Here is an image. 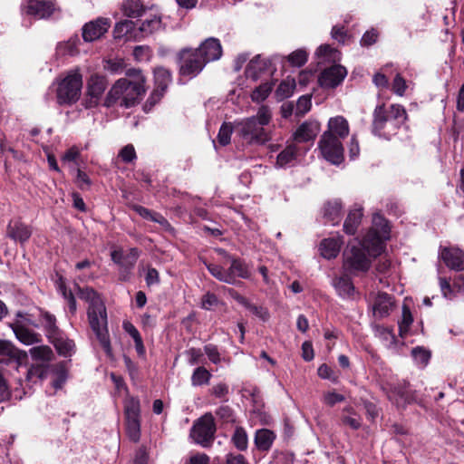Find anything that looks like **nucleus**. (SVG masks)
<instances>
[{
	"mask_svg": "<svg viewBox=\"0 0 464 464\" xmlns=\"http://www.w3.org/2000/svg\"><path fill=\"white\" fill-rule=\"evenodd\" d=\"M232 441L236 448L239 450H245L247 448V435L242 427H237L232 436Z\"/></svg>",
	"mask_w": 464,
	"mask_h": 464,
	"instance_id": "obj_47",
	"label": "nucleus"
},
{
	"mask_svg": "<svg viewBox=\"0 0 464 464\" xmlns=\"http://www.w3.org/2000/svg\"><path fill=\"white\" fill-rule=\"evenodd\" d=\"M185 464H209V457L205 453L191 455Z\"/></svg>",
	"mask_w": 464,
	"mask_h": 464,
	"instance_id": "obj_64",
	"label": "nucleus"
},
{
	"mask_svg": "<svg viewBox=\"0 0 464 464\" xmlns=\"http://www.w3.org/2000/svg\"><path fill=\"white\" fill-rule=\"evenodd\" d=\"M121 10L128 17H140L143 14L146 7L140 0H125L122 3Z\"/></svg>",
	"mask_w": 464,
	"mask_h": 464,
	"instance_id": "obj_31",
	"label": "nucleus"
},
{
	"mask_svg": "<svg viewBox=\"0 0 464 464\" xmlns=\"http://www.w3.org/2000/svg\"><path fill=\"white\" fill-rule=\"evenodd\" d=\"M216 430L214 416L207 412L194 421L189 436L195 443L206 448L212 444Z\"/></svg>",
	"mask_w": 464,
	"mask_h": 464,
	"instance_id": "obj_8",
	"label": "nucleus"
},
{
	"mask_svg": "<svg viewBox=\"0 0 464 464\" xmlns=\"http://www.w3.org/2000/svg\"><path fill=\"white\" fill-rule=\"evenodd\" d=\"M319 149L323 157L334 165H339L343 160V148L341 140L331 132H324L319 141Z\"/></svg>",
	"mask_w": 464,
	"mask_h": 464,
	"instance_id": "obj_11",
	"label": "nucleus"
},
{
	"mask_svg": "<svg viewBox=\"0 0 464 464\" xmlns=\"http://www.w3.org/2000/svg\"><path fill=\"white\" fill-rule=\"evenodd\" d=\"M343 244L342 237L325 238L320 244L321 255L326 259H332L338 256Z\"/></svg>",
	"mask_w": 464,
	"mask_h": 464,
	"instance_id": "obj_24",
	"label": "nucleus"
},
{
	"mask_svg": "<svg viewBox=\"0 0 464 464\" xmlns=\"http://www.w3.org/2000/svg\"><path fill=\"white\" fill-rule=\"evenodd\" d=\"M119 156L125 162L132 161L134 159H136V152L134 147L132 145L125 146L121 150Z\"/></svg>",
	"mask_w": 464,
	"mask_h": 464,
	"instance_id": "obj_62",
	"label": "nucleus"
},
{
	"mask_svg": "<svg viewBox=\"0 0 464 464\" xmlns=\"http://www.w3.org/2000/svg\"><path fill=\"white\" fill-rule=\"evenodd\" d=\"M273 85L270 82H265L256 87L252 94V101L255 102H261L266 100L272 91Z\"/></svg>",
	"mask_w": 464,
	"mask_h": 464,
	"instance_id": "obj_46",
	"label": "nucleus"
},
{
	"mask_svg": "<svg viewBox=\"0 0 464 464\" xmlns=\"http://www.w3.org/2000/svg\"><path fill=\"white\" fill-rule=\"evenodd\" d=\"M79 289V296L81 299L85 300L90 304L89 307H93L97 304L96 303H103L98 294L90 287L85 288H78Z\"/></svg>",
	"mask_w": 464,
	"mask_h": 464,
	"instance_id": "obj_45",
	"label": "nucleus"
},
{
	"mask_svg": "<svg viewBox=\"0 0 464 464\" xmlns=\"http://www.w3.org/2000/svg\"><path fill=\"white\" fill-rule=\"evenodd\" d=\"M389 399L398 407H403L410 400L406 387L394 386L388 393Z\"/></svg>",
	"mask_w": 464,
	"mask_h": 464,
	"instance_id": "obj_33",
	"label": "nucleus"
},
{
	"mask_svg": "<svg viewBox=\"0 0 464 464\" xmlns=\"http://www.w3.org/2000/svg\"><path fill=\"white\" fill-rule=\"evenodd\" d=\"M271 120V110L263 105L256 115L235 121L236 134L247 145H264L271 139L266 128Z\"/></svg>",
	"mask_w": 464,
	"mask_h": 464,
	"instance_id": "obj_1",
	"label": "nucleus"
},
{
	"mask_svg": "<svg viewBox=\"0 0 464 464\" xmlns=\"http://www.w3.org/2000/svg\"><path fill=\"white\" fill-rule=\"evenodd\" d=\"M134 28V23L130 20H123L116 24L113 34L115 38L121 39L126 37L130 39L131 35V31Z\"/></svg>",
	"mask_w": 464,
	"mask_h": 464,
	"instance_id": "obj_40",
	"label": "nucleus"
},
{
	"mask_svg": "<svg viewBox=\"0 0 464 464\" xmlns=\"http://www.w3.org/2000/svg\"><path fill=\"white\" fill-rule=\"evenodd\" d=\"M46 376V368L44 364L32 365L27 371V380L31 381L34 378L42 380Z\"/></svg>",
	"mask_w": 464,
	"mask_h": 464,
	"instance_id": "obj_53",
	"label": "nucleus"
},
{
	"mask_svg": "<svg viewBox=\"0 0 464 464\" xmlns=\"http://www.w3.org/2000/svg\"><path fill=\"white\" fill-rule=\"evenodd\" d=\"M88 309V319L100 344L109 357L112 356L109 333L107 329V313L103 303Z\"/></svg>",
	"mask_w": 464,
	"mask_h": 464,
	"instance_id": "obj_6",
	"label": "nucleus"
},
{
	"mask_svg": "<svg viewBox=\"0 0 464 464\" xmlns=\"http://www.w3.org/2000/svg\"><path fill=\"white\" fill-rule=\"evenodd\" d=\"M343 411L349 412L350 415L343 416V423L349 426L353 430H358L362 426L361 417L358 416L352 408H345Z\"/></svg>",
	"mask_w": 464,
	"mask_h": 464,
	"instance_id": "obj_50",
	"label": "nucleus"
},
{
	"mask_svg": "<svg viewBox=\"0 0 464 464\" xmlns=\"http://www.w3.org/2000/svg\"><path fill=\"white\" fill-rule=\"evenodd\" d=\"M389 238L390 227L388 222L382 216L373 215L372 227L363 238V246L367 248L368 256H379L384 248V242Z\"/></svg>",
	"mask_w": 464,
	"mask_h": 464,
	"instance_id": "obj_5",
	"label": "nucleus"
},
{
	"mask_svg": "<svg viewBox=\"0 0 464 464\" xmlns=\"http://www.w3.org/2000/svg\"><path fill=\"white\" fill-rule=\"evenodd\" d=\"M411 356L418 365L425 367L430 361V353L423 347L417 346L411 350Z\"/></svg>",
	"mask_w": 464,
	"mask_h": 464,
	"instance_id": "obj_43",
	"label": "nucleus"
},
{
	"mask_svg": "<svg viewBox=\"0 0 464 464\" xmlns=\"http://www.w3.org/2000/svg\"><path fill=\"white\" fill-rule=\"evenodd\" d=\"M394 307V301L391 295L386 293H378L372 301L373 316L382 319L390 314Z\"/></svg>",
	"mask_w": 464,
	"mask_h": 464,
	"instance_id": "obj_22",
	"label": "nucleus"
},
{
	"mask_svg": "<svg viewBox=\"0 0 464 464\" xmlns=\"http://www.w3.org/2000/svg\"><path fill=\"white\" fill-rule=\"evenodd\" d=\"M23 9L40 19L48 18L60 10L54 0H24Z\"/></svg>",
	"mask_w": 464,
	"mask_h": 464,
	"instance_id": "obj_13",
	"label": "nucleus"
},
{
	"mask_svg": "<svg viewBox=\"0 0 464 464\" xmlns=\"http://www.w3.org/2000/svg\"><path fill=\"white\" fill-rule=\"evenodd\" d=\"M179 72L190 78L198 75L207 64L198 50L187 48L179 53Z\"/></svg>",
	"mask_w": 464,
	"mask_h": 464,
	"instance_id": "obj_12",
	"label": "nucleus"
},
{
	"mask_svg": "<svg viewBox=\"0 0 464 464\" xmlns=\"http://www.w3.org/2000/svg\"><path fill=\"white\" fill-rule=\"evenodd\" d=\"M80 156V150L77 147L72 146L70 148L62 157V161L63 163H71L74 162L76 163L77 159Z\"/></svg>",
	"mask_w": 464,
	"mask_h": 464,
	"instance_id": "obj_59",
	"label": "nucleus"
},
{
	"mask_svg": "<svg viewBox=\"0 0 464 464\" xmlns=\"http://www.w3.org/2000/svg\"><path fill=\"white\" fill-rule=\"evenodd\" d=\"M344 401V396L335 392H327L324 394L323 401L328 406H334Z\"/></svg>",
	"mask_w": 464,
	"mask_h": 464,
	"instance_id": "obj_56",
	"label": "nucleus"
},
{
	"mask_svg": "<svg viewBox=\"0 0 464 464\" xmlns=\"http://www.w3.org/2000/svg\"><path fill=\"white\" fill-rule=\"evenodd\" d=\"M145 281L148 286L158 285L160 283V275L157 269L149 267L145 276Z\"/></svg>",
	"mask_w": 464,
	"mask_h": 464,
	"instance_id": "obj_63",
	"label": "nucleus"
},
{
	"mask_svg": "<svg viewBox=\"0 0 464 464\" xmlns=\"http://www.w3.org/2000/svg\"><path fill=\"white\" fill-rule=\"evenodd\" d=\"M161 27V17L160 15L155 14H152L150 18L145 19L140 26V30L141 33L145 34H152L155 31L160 30Z\"/></svg>",
	"mask_w": 464,
	"mask_h": 464,
	"instance_id": "obj_38",
	"label": "nucleus"
},
{
	"mask_svg": "<svg viewBox=\"0 0 464 464\" xmlns=\"http://www.w3.org/2000/svg\"><path fill=\"white\" fill-rule=\"evenodd\" d=\"M218 296L210 292H208L202 296L201 307L205 310H211L219 304Z\"/></svg>",
	"mask_w": 464,
	"mask_h": 464,
	"instance_id": "obj_54",
	"label": "nucleus"
},
{
	"mask_svg": "<svg viewBox=\"0 0 464 464\" xmlns=\"http://www.w3.org/2000/svg\"><path fill=\"white\" fill-rule=\"evenodd\" d=\"M412 322H413V318H412L411 310L407 305L404 304L402 306L401 320L399 322V331H400V335L401 337H404L407 334Z\"/></svg>",
	"mask_w": 464,
	"mask_h": 464,
	"instance_id": "obj_42",
	"label": "nucleus"
},
{
	"mask_svg": "<svg viewBox=\"0 0 464 464\" xmlns=\"http://www.w3.org/2000/svg\"><path fill=\"white\" fill-rule=\"evenodd\" d=\"M332 135L341 139L345 138L349 134V125L347 121L342 116L331 118L328 121V130Z\"/></svg>",
	"mask_w": 464,
	"mask_h": 464,
	"instance_id": "obj_26",
	"label": "nucleus"
},
{
	"mask_svg": "<svg viewBox=\"0 0 464 464\" xmlns=\"http://www.w3.org/2000/svg\"><path fill=\"white\" fill-rule=\"evenodd\" d=\"M362 208L358 206L350 210L343 224V230L346 234L353 235L356 232L362 217Z\"/></svg>",
	"mask_w": 464,
	"mask_h": 464,
	"instance_id": "obj_27",
	"label": "nucleus"
},
{
	"mask_svg": "<svg viewBox=\"0 0 464 464\" xmlns=\"http://www.w3.org/2000/svg\"><path fill=\"white\" fill-rule=\"evenodd\" d=\"M126 419H140V401L135 398H130L125 403Z\"/></svg>",
	"mask_w": 464,
	"mask_h": 464,
	"instance_id": "obj_48",
	"label": "nucleus"
},
{
	"mask_svg": "<svg viewBox=\"0 0 464 464\" xmlns=\"http://www.w3.org/2000/svg\"><path fill=\"white\" fill-rule=\"evenodd\" d=\"M334 286L338 295L343 298L350 297L354 291L353 285L347 276L336 278L334 281Z\"/></svg>",
	"mask_w": 464,
	"mask_h": 464,
	"instance_id": "obj_32",
	"label": "nucleus"
},
{
	"mask_svg": "<svg viewBox=\"0 0 464 464\" xmlns=\"http://www.w3.org/2000/svg\"><path fill=\"white\" fill-rule=\"evenodd\" d=\"M306 150V148H302L295 142L287 145L286 148L278 154L276 166L280 168L287 166L293 162L302 151H305Z\"/></svg>",
	"mask_w": 464,
	"mask_h": 464,
	"instance_id": "obj_25",
	"label": "nucleus"
},
{
	"mask_svg": "<svg viewBox=\"0 0 464 464\" xmlns=\"http://www.w3.org/2000/svg\"><path fill=\"white\" fill-rule=\"evenodd\" d=\"M320 130L317 121H307L302 123L293 135L294 142L297 145L313 141Z\"/></svg>",
	"mask_w": 464,
	"mask_h": 464,
	"instance_id": "obj_20",
	"label": "nucleus"
},
{
	"mask_svg": "<svg viewBox=\"0 0 464 464\" xmlns=\"http://www.w3.org/2000/svg\"><path fill=\"white\" fill-rule=\"evenodd\" d=\"M217 416L226 422L233 420V411L227 405H222L216 411Z\"/></svg>",
	"mask_w": 464,
	"mask_h": 464,
	"instance_id": "obj_58",
	"label": "nucleus"
},
{
	"mask_svg": "<svg viewBox=\"0 0 464 464\" xmlns=\"http://www.w3.org/2000/svg\"><path fill=\"white\" fill-rule=\"evenodd\" d=\"M406 119L407 113L401 105L377 106L373 111L372 132L389 139L396 133Z\"/></svg>",
	"mask_w": 464,
	"mask_h": 464,
	"instance_id": "obj_3",
	"label": "nucleus"
},
{
	"mask_svg": "<svg viewBox=\"0 0 464 464\" xmlns=\"http://www.w3.org/2000/svg\"><path fill=\"white\" fill-rule=\"evenodd\" d=\"M277 58V55L269 58L256 55L250 61L246 67V73L247 77H250L254 80L257 79L259 73L269 71L271 69L273 63Z\"/></svg>",
	"mask_w": 464,
	"mask_h": 464,
	"instance_id": "obj_23",
	"label": "nucleus"
},
{
	"mask_svg": "<svg viewBox=\"0 0 464 464\" xmlns=\"http://www.w3.org/2000/svg\"><path fill=\"white\" fill-rule=\"evenodd\" d=\"M140 252L138 248L132 247L127 252L122 249H114L111 252V260L120 266V279L127 281L130 279L131 270L134 267Z\"/></svg>",
	"mask_w": 464,
	"mask_h": 464,
	"instance_id": "obj_10",
	"label": "nucleus"
},
{
	"mask_svg": "<svg viewBox=\"0 0 464 464\" xmlns=\"http://www.w3.org/2000/svg\"><path fill=\"white\" fill-rule=\"evenodd\" d=\"M14 332L17 339L26 345H30L40 341L39 335L29 329L17 326L14 329Z\"/></svg>",
	"mask_w": 464,
	"mask_h": 464,
	"instance_id": "obj_37",
	"label": "nucleus"
},
{
	"mask_svg": "<svg viewBox=\"0 0 464 464\" xmlns=\"http://www.w3.org/2000/svg\"><path fill=\"white\" fill-rule=\"evenodd\" d=\"M233 130H235V123L224 122L221 125L218 134V140L222 146H226L230 142Z\"/></svg>",
	"mask_w": 464,
	"mask_h": 464,
	"instance_id": "obj_44",
	"label": "nucleus"
},
{
	"mask_svg": "<svg viewBox=\"0 0 464 464\" xmlns=\"http://www.w3.org/2000/svg\"><path fill=\"white\" fill-rule=\"evenodd\" d=\"M406 82L405 80L400 75V74H397L393 80V83H392V90L393 92L400 95V96H402L404 94V92L406 90Z\"/></svg>",
	"mask_w": 464,
	"mask_h": 464,
	"instance_id": "obj_61",
	"label": "nucleus"
},
{
	"mask_svg": "<svg viewBox=\"0 0 464 464\" xmlns=\"http://www.w3.org/2000/svg\"><path fill=\"white\" fill-rule=\"evenodd\" d=\"M32 235V229L29 226L22 222L20 219H11L6 227V237L18 242L24 244L28 241Z\"/></svg>",
	"mask_w": 464,
	"mask_h": 464,
	"instance_id": "obj_17",
	"label": "nucleus"
},
{
	"mask_svg": "<svg viewBox=\"0 0 464 464\" xmlns=\"http://www.w3.org/2000/svg\"><path fill=\"white\" fill-rule=\"evenodd\" d=\"M82 87V74L78 71L70 72L65 77L57 82V102L61 105L72 104L76 102L81 96Z\"/></svg>",
	"mask_w": 464,
	"mask_h": 464,
	"instance_id": "obj_7",
	"label": "nucleus"
},
{
	"mask_svg": "<svg viewBox=\"0 0 464 464\" xmlns=\"http://www.w3.org/2000/svg\"><path fill=\"white\" fill-rule=\"evenodd\" d=\"M134 210L143 218L151 220L155 223H159L164 227H167L169 226L168 220L160 213L153 212L144 207L141 206H135Z\"/></svg>",
	"mask_w": 464,
	"mask_h": 464,
	"instance_id": "obj_35",
	"label": "nucleus"
},
{
	"mask_svg": "<svg viewBox=\"0 0 464 464\" xmlns=\"http://www.w3.org/2000/svg\"><path fill=\"white\" fill-rule=\"evenodd\" d=\"M43 324L46 330L47 337L51 340L53 337L60 334L56 324L55 318L50 314H44L43 316Z\"/></svg>",
	"mask_w": 464,
	"mask_h": 464,
	"instance_id": "obj_49",
	"label": "nucleus"
},
{
	"mask_svg": "<svg viewBox=\"0 0 464 464\" xmlns=\"http://www.w3.org/2000/svg\"><path fill=\"white\" fill-rule=\"evenodd\" d=\"M295 89V80L291 77H287L284 80L276 89V96L280 100L290 97Z\"/></svg>",
	"mask_w": 464,
	"mask_h": 464,
	"instance_id": "obj_39",
	"label": "nucleus"
},
{
	"mask_svg": "<svg viewBox=\"0 0 464 464\" xmlns=\"http://www.w3.org/2000/svg\"><path fill=\"white\" fill-rule=\"evenodd\" d=\"M204 351L210 362L215 364L220 362L221 357L217 346L213 344H208L204 347Z\"/></svg>",
	"mask_w": 464,
	"mask_h": 464,
	"instance_id": "obj_57",
	"label": "nucleus"
},
{
	"mask_svg": "<svg viewBox=\"0 0 464 464\" xmlns=\"http://www.w3.org/2000/svg\"><path fill=\"white\" fill-rule=\"evenodd\" d=\"M127 75H133L135 79L132 81L127 78L119 79L108 92L105 100L106 106L110 107L119 102L121 106L130 108L145 92L144 77L140 71L129 70Z\"/></svg>",
	"mask_w": 464,
	"mask_h": 464,
	"instance_id": "obj_2",
	"label": "nucleus"
},
{
	"mask_svg": "<svg viewBox=\"0 0 464 464\" xmlns=\"http://www.w3.org/2000/svg\"><path fill=\"white\" fill-rule=\"evenodd\" d=\"M367 248L363 246V241L360 242L357 239L350 242L348 249L344 251L343 267L351 272H365L369 269L371 260L365 254Z\"/></svg>",
	"mask_w": 464,
	"mask_h": 464,
	"instance_id": "obj_9",
	"label": "nucleus"
},
{
	"mask_svg": "<svg viewBox=\"0 0 464 464\" xmlns=\"http://www.w3.org/2000/svg\"><path fill=\"white\" fill-rule=\"evenodd\" d=\"M50 341L53 343L60 355L67 357L72 354L74 351L73 341L63 336L61 333L53 337Z\"/></svg>",
	"mask_w": 464,
	"mask_h": 464,
	"instance_id": "obj_29",
	"label": "nucleus"
},
{
	"mask_svg": "<svg viewBox=\"0 0 464 464\" xmlns=\"http://www.w3.org/2000/svg\"><path fill=\"white\" fill-rule=\"evenodd\" d=\"M324 218L332 225L338 224L342 218V203H341V201L334 199V200L327 202L324 206Z\"/></svg>",
	"mask_w": 464,
	"mask_h": 464,
	"instance_id": "obj_30",
	"label": "nucleus"
},
{
	"mask_svg": "<svg viewBox=\"0 0 464 464\" xmlns=\"http://www.w3.org/2000/svg\"><path fill=\"white\" fill-rule=\"evenodd\" d=\"M60 293L63 295V296L67 300L68 302V307L69 311L72 314H74L76 312V301L74 299V296L71 291H68L64 283L61 280L58 285Z\"/></svg>",
	"mask_w": 464,
	"mask_h": 464,
	"instance_id": "obj_52",
	"label": "nucleus"
},
{
	"mask_svg": "<svg viewBox=\"0 0 464 464\" xmlns=\"http://www.w3.org/2000/svg\"><path fill=\"white\" fill-rule=\"evenodd\" d=\"M205 63L218 60L222 55V46L218 39L208 38L197 49Z\"/></svg>",
	"mask_w": 464,
	"mask_h": 464,
	"instance_id": "obj_21",
	"label": "nucleus"
},
{
	"mask_svg": "<svg viewBox=\"0 0 464 464\" xmlns=\"http://www.w3.org/2000/svg\"><path fill=\"white\" fill-rule=\"evenodd\" d=\"M154 79L156 89L149 98V102L151 103H157L161 99L164 92L171 81V75L169 71L167 69L159 67L154 71Z\"/></svg>",
	"mask_w": 464,
	"mask_h": 464,
	"instance_id": "obj_18",
	"label": "nucleus"
},
{
	"mask_svg": "<svg viewBox=\"0 0 464 464\" xmlns=\"http://www.w3.org/2000/svg\"><path fill=\"white\" fill-rule=\"evenodd\" d=\"M275 439L276 435L272 430L261 429L256 432L255 444L258 450L267 451L270 450Z\"/></svg>",
	"mask_w": 464,
	"mask_h": 464,
	"instance_id": "obj_28",
	"label": "nucleus"
},
{
	"mask_svg": "<svg viewBox=\"0 0 464 464\" xmlns=\"http://www.w3.org/2000/svg\"><path fill=\"white\" fill-rule=\"evenodd\" d=\"M108 19L98 18L95 21L87 23L82 28V37L85 42H92L99 39L109 29Z\"/></svg>",
	"mask_w": 464,
	"mask_h": 464,
	"instance_id": "obj_19",
	"label": "nucleus"
},
{
	"mask_svg": "<svg viewBox=\"0 0 464 464\" xmlns=\"http://www.w3.org/2000/svg\"><path fill=\"white\" fill-rule=\"evenodd\" d=\"M126 431L130 440L138 442L140 438V419H126Z\"/></svg>",
	"mask_w": 464,
	"mask_h": 464,
	"instance_id": "obj_41",
	"label": "nucleus"
},
{
	"mask_svg": "<svg viewBox=\"0 0 464 464\" xmlns=\"http://www.w3.org/2000/svg\"><path fill=\"white\" fill-rule=\"evenodd\" d=\"M106 88L107 81L104 76L92 75L87 82V97L84 101V106L86 108L97 106Z\"/></svg>",
	"mask_w": 464,
	"mask_h": 464,
	"instance_id": "obj_14",
	"label": "nucleus"
},
{
	"mask_svg": "<svg viewBox=\"0 0 464 464\" xmlns=\"http://www.w3.org/2000/svg\"><path fill=\"white\" fill-rule=\"evenodd\" d=\"M439 256L452 270H464V252L458 247H440Z\"/></svg>",
	"mask_w": 464,
	"mask_h": 464,
	"instance_id": "obj_16",
	"label": "nucleus"
},
{
	"mask_svg": "<svg viewBox=\"0 0 464 464\" xmlns=\"http://www.w3.org/2000/svg\"><path fill=\"white\" fill-rule=\"evenodd\" d=\"M346 75L347 70L343 66L334 65L321 72L319 83L324 88H334L343 81Z\"/></svg>",
	"mask_w": 464,
	"mask_h": 464,
	"instance_id": "obj_15",
	"label": "nucleus"
},
{
	"mask_svg": "<svg viewBox=\"0 0 464 464\" xmlns=\"http://www.w3.org/2000/svg\"><path fill=\"white\" fill-rule=\"evenodd\" d=\"M312 106L311 97L308 95L302 96L296 103V114L304 115L310 111Z\"/></svg>",
	"mask_w": 464,
	"mask_h": 464,
	"instance_id": "obj_55",
	"label": "nucleus"
},
{
	"mask_svg": "<svg viewBox=\"0 0 464 464\" xmlns=\"http://www.w3.org/2000/svg\"><path fill=\"white\" fill-rule=\"evenodd\" d=\"M308 54L305 50L298 49L287 56L291 65L295 67L303 66L307 61Z\"/></svg>",
	"mask_w": 464,
	"mask_h": 464,
	"instance_id": "obj_51",
	"label": "nucleus"
},
{
	"mask_svg": "<svg viewBox=\"0 0 464 464\" xmlns=\"http://www.w3.org/2000/svg\"><path fill=\"white\" fill-rule=\"evenodd\" d=\"M246 307L251 313H253L255 315H256L257 317H259L263 321H266L269 318L268 311L266 308L262 307V306H256V305L251 304L248 302V304L246 305Z\"/></svg>",
	"mask_w": 464,
	"mask_h": 464,
	"instance_id": "obj_60",
	"label": "nucleus"
},
{
	"mask_svg": "<svg viewBox=\"0 0 464 464\" xmlns=\"http://www.w3.org/2000/svg\"><path fill=\"white\" fill-rule=\"evenodd\" d=\"M212 375L204 366L197 367L191 375V385L194 387L208 384Z\"/></svg>",
	"mask_w": 464,
	"mask_h": 464,
	"instance_id": "obj_36",
	"label": "nucleus"
},
{
	"mask_svg": "<svg viewBox=\"0 0 464 464\" xmlns=\"http://www.w3.org/2000/svg\"><path fill=\"white\" fill-rule=\"evenodd\" d=\"M29 353L33 360L41 362V364L50 362L53 356V351L47 345L32 347Z\"/></svg>",
	"mask_w": 464,
	"mask_h": 464,
	"instance_id": "obj_34",
	"label": "nucleus"
},
{
	"mask_svg": "<svg viewBox=\"0 0 464 464\" xmlns=\"http://www.w3.org/2000/svg\"><path fill=\"white\" fill-rule=\"evenodd\" d=\"M217 251L220 255L227 256L230 262V265L227 268H224L223 266L217 264H206L208 272L215 278L226 284L237 285V278L247 279L250 277V271L245 262L239 258L230 256L223 249H218Z\"/></svg>",
	"mask_w": 464,
	"mask_h": 464,
	"instance_id": "obj_4",
	"label": "nucleus"
}]
</instances>
